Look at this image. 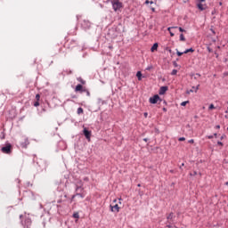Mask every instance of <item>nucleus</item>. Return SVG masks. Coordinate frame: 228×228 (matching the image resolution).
Returning a JSON list of instances; mask_svg holds the SVG:
<instances>
[{"mask_svg":"<svg viewBox=\"0 0 228 228\" xmlns=\"http://www.w3.org/2000/svg\"><path fill=\"white\" fill-rule=\"evenodd\" d=\"M76 191H80V192H77L75 195H73L71 197V200H74L76 197H80V199H85V193L81 192L83 191V189L81 188V186H77Z\"/></svg>","mask_w":228,"mask_h":228,"instance_id":"obj_1","label":"nucleus"},{"mask_svg":"<svg viewBox=\"0 0 228 228\" xmlns=\"http://www.w3.org/2000/svg\"><path fill=\"white\" fill-rule=\"evenodd\" d=\"M1 151L4 154H12V144L6 143L5 146L1 148Z\"/></svg>","mask_w":228,"mask_h":228,"instance_id":"obj_2","label":"nucleus"},{"mask_svg":"<svg viewBox=\"0 0 228 228\" xmlns=\"http://www.w3.org/2000/svg\"><path fill=\"white\" fill-rule=\"evenodd\" d=\"M112 8H113L114 12H118V10H120V8H122V3L118 0H115L112 3Z\"/></svg>","mask_w":228,"mask_h":228,"instance_id":"obj_3","label":"nucleus"},{"mask_svg":"<svg viewBox=\"0 0 228 228\" xmlns=\"http://www.w3.org/2000/svg\"><path fill=\"white\" fill-rule=\"evenodd\" d=\"M149 101L151 104H158V101H160L161 102V98L159 97V95L155 94L153 97H151Z\"/></svg>","mask_w":228,"mask_h":228,"instance_id":"obj_4","label":"nucleus"},{"mask_svg":"<svg viewBox=\"0 0 228 228\" xmlns=\"http://www.w3.org/2000/svg\"><path fill=\"white\" fill-rule=\"evenodd\" d=\"M81 26H82V28H84V29H90L92 23H90V21L88 20H84L81 22Z\"/></svg>","mask_w":228,"mask_h":228,"instance_id":"obj_5","label":"nucleus"},{"mask_svg":"<svg viewBox=\"0 0 228 228\" xmlns=\"http://www.w3.org/2000/svg\"><path fill=\"white\" fill-rule=\"evenodd\" d=\"M84 136H86V140H88L90 142V138L92 136V132H90L86 128H84Z\"/></svg>","mask_w":228,"mask_h":228,"instance_id":"obj_6","label":"nucleus"},{"mask_svg":"<svg viewBox=\"0 0 228 228\" xmlns=\"http://www.w3.org/2000/svg\"><path fill=\"white\" fill-rule=\"evenodd\" d=\"M168 91V86H161L159 94V95H165V94H167V92Z\"/></svg>","mask_w":228,"mask_h":228,"instance_id":"obj_7","label":"nucleus"},{"mask_svg":"<svg viewBox=\"0 0 228 228\" xmlns=\"http://www.w3.org/2000/svg\"><path fill=\"white\" fill-rule=\"evenodd\" d=\"M75 92H80L81 94H83V92H86V89L83 88V86L81 84H78L75 87Z\"/></svg>","mask_w":228,"mask_h":228,"instance_id":"obj_8","label":"nucleus"},{"mask_svg":"<svg viewBox=\"0 0 228 228\" xmlns=\"http://www.w3.org/2000/svg\"><path fill=\"white\" fill-rule=\"evenodd\" d=\"M110 210L113 212V213H118V211H120V208L118 207V204H116V205H110Z\"/></svg>","mask_w":228,"mask_h":228,"instance_id":"obj_9","label":"nucleus"},{"mask_svg":"<svg viewBox=\"0 0 228 228\" xmlns=\"http://www.w3.org/2000/svg\"><path fill=\"white\" fill-rule=\"evenodd\" d=\"M167 218L168 224H174V213H170Z\"/></svg>","mask_w":228,"mask_h":228,"instance_id":"obj_10","label":"nucleus"},{"mask_svg":"<svg viewBox=\"0 0 228 228\" xmlns=\"http://www.w3.org/2000/svg\"><path fill=\"white\" fill-rule=\"evenodd\" d=\"M197 7L199 8V10H200L201 12H203V10H206V5L202 4V3H199L197 4Z\"/></svg>","mask_w":228,"mask_h":228,"instance_id":"obj_11","label":"nucleus"},{"mask_svg":"<svg viewBox=\"0 0 228 228\" xmlns=\"http://www.w3.org/2000/svg\"><path fill=\"white\" fill-rule=\"evenodd\" d=\"M199 86H200V85H198L196 87L192 86V89H191L190 91H187V94H191L194 91L197 92L199 90Z\"/></svg>","mask_w":228,"mask_h":228,"instance_id":"obj_12","label":"nucleus"},{"mask_svg":"<svg viewBox=\"0 0 228 228\" xmlns=\"http://www.w3.org/2000/svg\"><path fill=\"white\" fill-rule=\"evenodd\" d=\"M151 53H154V51H158V43H155L152 47L151 48Z\"/></svg>","mask_w":228,"mask_h":228,"instance_id":"obj_13","label":"nucleus"},{"mask_svg":"<svg viewBox=\"0 0 228 228\" xmlns=\"http://www.w3.org/2000/svg\"><path fill=\"white\" fill-rule=\"evenodd\" d=\"M170 29H177V27H169L167 28V31L170 33V37H174V33L170 31Z\"/></svg>","mask_w":228,"mask_h":228,"instance_id":"obj_14","label":"nucleus"},{"mask_svg":"<svg viewBox=\"0 0 228 228\" xmlns=\"http://www.w3.org/2000/svg\"><path fill=\"white\" fill-rule=\"evenodd\" d=\"M188 53H195V50L193 48H189L183 52L184 54H188Z\"/></svg>","mask_w":228,"mask_h":228,"instance_id":"obj_15","label":"nucleus"},{"mask_svg":"<svg viewBox=\"0 0 228 228\" xmlns=\"http://www.w3.org/2000/svg\"><path fill=\"white\" fill-rule=\"evenodd\" d=\"M136 77H137L138 81H142V71H138L136 73Z\"/></svg>","mask_w":228,"mask_h":228,"instance_id":"obj_16","label":"nucleus"},{"mask_svg":"<svg viewBox=\"0 0 228 228\" xmlns=\"http://www.w3.org/2000/svg\"><path fill=\"white\" fill-rule=\"evenodd\" d=\"M77 81H79V83H81V85H86V81H85L82 77H78Z\"/></svg>","mask_w":228,"mask_h":228,"instance_id":"obj_17","label":"nucleus"},{"mask_svg":"<svg viewBox=\"0 0 228 228\" xmlns=\"http://www.w3.org/2000/svg\"><path fill=\"white\" fill-rule=\"evenodd\" d=\"M180 40H181V42H186V38L184 37L183 34L180 35Z\"/></svg>","mask_w":228,"mask_h":228,"instance_id":"obj_18","label":"nucleus"},{"mask_svg":"<svg viewBox=\"0 0 228 228\" xmlns=\"http://www.w3.org/2000/svg\"><path fill=\"white\" fill-rule=\"evenodd\" d=\"M73 218H77V220L79 219V213L75 212V213L73 214Z\"/></svg>","mask_w":228,"mask_h":228,"instance_id":"obj_19","label":"nucleus"},{"mask_svg":"<svg viewBox=\"0 0 228 228\" xmlns=\"http://www.w3.org/2000/svg\"><path fill=\"white\" fill-rule=\"evenodd\" d=\"M176 54L177 56H183L184 54V52H179L178 50H176Z\"/></svg>","mask_w":228,"mask_h":228,"instance_id":"obj_20","label":"nucleus"},{"mask_svg":"<svg viewBox=\"0 0 228 228\" xmlns=\"http://www.w3.org/2000/svg\"><path fill=\"white\" fill-rule=\"evenodd\" d=\"M81 113H83V108L79 107L77 109V115H81Z\"/></svg>","mask_w":228,"mask_h":228,"instance_id":"obj_21","label":"nucleus"},{"mask_svg":"<svg viewBox=\"0 0 228 228\" xmlns=\"http://www.w3.org/2000/svg\"><path fill=\"white\" fill-rule=\"evenodd\" d=\"M178 29H179V31H180L181 33H186V30L183 29V28H181V27H179Z\"/></svg>","mask_w":228,"mask_h":228,"instance_id":"obj_22","label":"nucleus"},{"mask_svg":"<svg viewBox=\"0 0 228 228\" xmlns=\"http://www.w3.org/2000/svg\"><path fill=\"white\" fill-rule=\"evenodd\" d=\"M177 74V69H173L171 72L172 76H175Z\"/></svg>","mask_w":228,"mask_h":228,"instance_id":"obj_23","label":"nucleus"},{"mask_svg":"<svg viewBox=\"0 0 228 228\" xmlns=\"http://www.w3.org/2000/svg\"><path fill=\"white\" fill-rule=\"evenodd\" d=\"M145 4H154V2L146 0Z\"/></svg>","mask_w":228,"mask_h":228,"instance_id":"obj_24","label":"nucleus"},{"mask_svg":"<svg viewBox=\"0 0 228 228\" xmlns=\"http://www.w3.org/2000/svg\"><path fill=\"white\" fill-rule=\"evenodd\" d=\"M188 102H190L189 101H186V102H183L181 103V106H186L188 104Z\"/></svg>","mask_w":228,"mask_h":228,"instance_id":"obj_25","label":"nucleus"},{"mask_svg":"<svg viewBox=\"0 0 228 228\" xmlns=\"http://www.w3.org/2000/svg\"><path fill=\"white\" fill-rule=\"evenodd\" d=\"M34 106L36 108H37V106H40V102L38 101H37L35 103H34Z\"/></svg>","mask_w":228,"mask_h":228,"instance_id":"obj_26","label":"nucleus"},{"mask_svg":"<svg viewBox=\"0 0 228 228\" xmlns=\"http://www.w3.org/2000/svg\"><path fill=\"white\" fill-rule=\"evenodd\" d=\"M208 110H215V105L214 104H210L208 107Z\"/></svg>","mask_w":228,"mask_h":228,"instance_id":"obj_27","label":"nucleus"},{"mask_svg":"<svg viewBox=\"0 0 228 228\" xmlns=\"http://www.w3.org/2000/svg\"><path fill=\"white\" fill-rule=\"evenodd\" d=\"M36 100L40 101V94H36Z\"/></svg>","mask_w":228,"mask_h":228,"instance_id":"obj_28","label":"nucleus"},{"mask_svg":"<svg viewBox=\"0 0 228 228\" xmlns=\"http://www.w3.org/2000/svg\"><path fill=\"white\" fill-rule=\"evenodd\" d=\"M184 140H186V138H184V137H180V138L178 139V142H184Z\"/></svg>","mask_w":228,"mask_h":228,"instance_id":"obj_29","label":"nucleus"},{"mask_svg":"<svg viewBox=\"0 0 228 228\" xmlns=\"http://www.w3.org/2000/svg\"><path fill=\"white\" fill-rule=\"evenodd\" d=\"M217 145H221V147H224V142L218 141V142H217Z\"/></svg>","mask_w":228,"mask_h":228,"instance_id":"obj_30","label":"nucleus"},{"mask_svg":"<svg viewBox=\"0 0 228 228\" xmlns=\"http://www.w3.org/2000/svg\"><path fill=\"white\" fill-rule=\"evenodd\" d=\"M86 93L87 97H90V91L86 90L85 91Z\"/></svg>","mask_w":228,"mask_h":228,"instance_id":"obj_31","label":"nucleus"},{"mask_svg":"<svg viewBox=\"0 0 228 228\" xmlns=\"http://www.w3.org/2000/svg\"><path fill=\"white\" fill-rule=\"evenodd\" d=\"M151 69H152V65L148 66V67L146 68V70H151Z\"/></svg>","mask_w":228,"mask_h":228,"instance_id":"obj_32","label":"nucleus"},{"mask_svg":"<svg viewBox=\"0 0 228 228\" xmlns=\"http://www.w3.org/2000/svg\"><path fill=\"white\" fill-rule=\"evenodd\" d=\"M189 143H195V141L193 139L189 140Z\"/></svg>","mask_w":228,"mask_h":228,"instance_id":"obj_33","label":"nucleus"},{"mask_svg":"<svg viewBox=\"0 0 228 228\" xmlns=\"http://www.w3.org/2000/svg\"><path fill=\"white\" fill-rule=\"evenodd\" d=\"M208 53H213V49H211L210 47H208Z\"/></svg>","mask_w":228,"mask_h":228,"instance_id":"obj_34","label":"nucleus"},{"mask_svg":"<svg viewBox=\"0 0 228 228\" xmlns=\"http://www.w3.org/2000/svg\"><path fill=\"white\" fill-rule=\"evenodd\" d=\"M191 175H197V171H193V173H191Z\"/></svg>","mask_w":228,"mask_h":228,"instance_id":"obj_35","label":"nucleus"},{"mask_svg":"<svg viewBox=\"0 0 228 228\" xmlns=\"http://www.w3.org/2000/svg\"><path fill=\"white\" fill-rule=\"evenodd\" d=\"M208 140H212L213 135H208Z\"/></svg>","mask_w":228,"mask_h":228,"instance_id":"obj_36","label":"nucleus"},{"mask_svg":"<svg viewBox=\"0 0 228 228\" xmlns=\"http://www.w3.org/2000/svg\"><path fill=\"white\" fill-rule=\"evenodd\" d=\"M216 129H220V125H216Z\"/></svg>","mask_w":228,"mask_h":228,"instance_id":"obj_37","label":"nucleus"},{"mask_svg":"<svg viewBox=\"0 0 228 228\" xmlns=\"http://www.w3.org/2000/svg\"><path fill=\"white\" fill-rule=\"evenodd\" d=\"M149 114L147 113V112H144V117H145V118H147V116H148Z\"/></svg>","mask_w":228,"mask_h":228,"instance_id":"obj_38","label":"nucleus"},{"mask_svg":"<svg viewBox=\"0 0 228 228\" xmlns=\"http://www.w3.org/2000/svg\"><path fill=\"white\" fill-rule=\"evenodd\" d=\"M206 0H199L200 3H204Z\"/></svg>","mask_w":228,"mask_h":228,"instance_id":"obj_39","label":"nucleus"},{"mask_svg":"<svg viewBox=\"0 0 228 228\" xmlns=\"http://www.w3.org/2000/svg\"><path fill=\"white\" fill-rule=\"evenodd\" d=\"M148 140H149V139H147V138H144V139H143V142H148Z\"/></svg>","mask_w":228,"mask_h":228,"instance_id":"obj_40","label":"nucleus"},{"mask_svg":"<svg viewBox=\"0 0 228 228\" xmlns=\"http://www.w3.org/2000/svg\"><path fill=\"white\" fill-rule=\"evenodd\" d=\"M214 136H215V138H216V136H218V134H214Z\"/></svg>","mask_w":228,"mask_h":228,"instance_id":"obj_41","label":"nucleus"},{"mask_svg":"<svg viewBox=\"0 0 228 228\" xmlns=\"http://www.w3.org/2000/svg\"><path fill=\"white\" fill-rule=\"evenodd\" d=\"M167 227L171 228L172 226L170 224H167Z\"/></svg>","mask_w":228,"mask_h":228,"instance_id":"obj_42","label":"nucleus"},{"mask_svg":"<svg viewBox=\"0 0 228 228\" xmlns=\"http://www.w3.org/2000/svg\"><path fill=\"white\" fill-rule=\"evenodd\" d=\"M211 31H212V33H214V35H215V30L211 29Z\"/></svg>","mask_w":228,"mask_h":228,"instance_id":"obj_43","label":"nucleus"},{"mask_svg":"<svg viewBox=\"0 0 228 228\" xmlns=\"http://www.w3.org/2000/svg\"><path fill=\"white\" fill-rule=\"evenodd\" d=\"M163 110H164V111H167V109H166V108H164V109H163Z\"/></svg>","mask_w":228,"mask_h":228,"instance_id":"obj_44","label":"nucleus"},{"mask_svg":"<svg viewBox=\"0 0 228 228\" xmlns=\"http://www.w3.org/2000/svg\"><path fill=\"white\" fill-rule=\"evenodd\" d=\"M221 140H224V136H221Z\"/></svg>","mask_w":228,"mask_h":228,"instance_id":"obj_45","label":"nucleus"},{"mask_svg":"<svg viewBox=\"0 0 228 228\" xmlns=\"http://www.w3.org/2000/svg\"><path fill=\"white\" fill-rule=\"evenodd\" d=\"M182 167H184V163L182 164Z\"/></svg>","mask_w":228,"mask_h":228,"instance_id":"obj_46","label":"nucleus"},{"mask_svg":"<svg viewBox=\"0 0 228 228\" xmlns=\"http://www.w3.org/2000/svg\"><path fill=\"white\" fill-rule=\"evenodd\" d=\"M138 187L142 186L140 183L137 185Z\"/></svg>","mask_w":228,"mask_h":228,"instance_id":"obj_47","label":"nucleus"},{"mask_svg":"<svg viewBox=\"0 0 228 228\" xmlns=\"http://www.w3.org/2000/svg\"><path fill=\"white\" fill-rule=\"evenodd\" d=\"M114 202H117V200H114Z\"/></svg>","mask_w":228,"mask_h":228,"instance_id":"obj_48","label":"nucleus"},{"mask_svg":"<svg viewBox=\"0 0 228 228\" xmlns=\"http://www.w3.org/2000/svg\"><path fill=\"white\" fill-rule=\"evenodd\" d=\"M226 184H228V182L226 183Z\"/></svg>","mask_w":228,"mask_h":228,"instance_id":"obj_49","label":"nucleus"}]
</instances>
